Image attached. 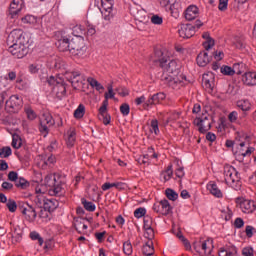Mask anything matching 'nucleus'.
<instances>
[{
    "instance_id": "obj_23",
    "label": "nucleus",
    "mask_w": 256,
    "mask_h": 256,
    "mask_svg": "<svg viewBox=\"0 0 256 256\" xmlns=\"http://www.w3.org/2000/svg\"><path fill=\"white\" fill-rule=\"evenodd\" d=\"M62 31H66V35H73L74 37H77V39H79V37H81V35L85 33V28H83V26L81 25H75Z\"/></svg>"
},
{
    "instance_id": "obj_24",
    "label": "nucleus",
    "mask_w": 256,
    "mask_h": 256,
    "mask_svg": "<svg viewBox=\"0 0 256 256\" xmlns=\"http://www.w3.org/2000/svg\"><path fill=\"white\" fill-rule=\"evenodd\" d=\"M207 189L214 197H217L218 199H221V197H223V192H221V190L219 189L215 182H210L207 185Z\"/></svg>"
},
{
    "instance_id": "obj_48",
    "label": "nucleus",
    "mask_w": 256,
    "mask_h": 256,
    "mask_svg": "<svg viewBox=\"0 0 256 256\" xmlns=\"http://www.w3.org/2000/svg\"><path fill=\"white\" fill-rule=\"evenodd\" d=\"M147 214V209L140 207L137 208L134 211V217H136V219H141V217H146L145 215Z\"/></svg>"
},
{
    "instance_id": "obj_33",
    "label": "nucleus",
    "mask_w": 256,
    "mask_h": 256,
    "mask_svg": "<svg viewBox=\"0 0 256 256\" xmlns=\"http://www.w3.org/2000/svg\"><path fill=\"white\" fill-rule=\"evenodd\" d=\"M164 183H167L173 177V164H169L167 169L161 173Z\"/></svg>"
},
{
    "instance_id": "obj_1",
    "label": "nucleus",
    "mask_w": 256,
    "mask_h": 256,
    "mask_svg": "<svg viewBox=\"0 0 256 256\" xmlns=\"http://www.w3.org/2000/svg\"><path fill=\"white\" fill-rule=\"evenodd\" d=\"M155 63H159L163 73L161 76V81L176 89L177 85H181L187 77L181 73V62L179 60H169V56L165 54L162 50H155Z\"/></svg>"
},
{
    "instance_id": "obj_10",
    "label": "nucleus",
    "mask_w": 256,
    "mask_h": 256,
    "mask_svg": "<svg viewBox=\"0 0 256 256\" xmlns=\"http://www.w3.org/2000/svg\"><path fill=\"white\" fill-rule=\"evenodd\" d=\"M100 13L105 21L113 19V0H101Z\"/></svg>"
},
{
    "instance_id": "obj_60",
    "label": "nucleus",
    "mask_w": 256,
    "mask_h": 256,
    "mask_svg": "<svg viewBox=\"0 0 256 256\" xmlns=\"http://www.w3.org/2000/svg\"><path fill=\"white\" fill-rule=\"evenodd\" d=\"M116 91L121 97H127L129 95V90L125 87L117 88Z\"/></svg>"
},
{
    "instance_id": "obj_42",
    "label": "nucleus",
    "mask_w": 256,
    "mask_h": 256,
    "mask_svg": "<svg viewBox=\"0 0 256 256\" xmlns=\"http://www.w3.org/2000/svg\"><path fill=\"white\" fill-rule=\"evenodd\" d=\"M237 107H239V109L242 111H249L251 109V103L249 100H239L237 102Z\"/></svg>"
},
{
    "instance_id": "obj_5",
    "label": "nucleus",
    "mask_w": 256,
    "mask_h": 256,
    "mask_svg": "<svg viewBox=\"0 0 256 256\" xmlns=\"http://www.w3.org/2000/svg\"><path fill=\"white\" fill-rule=\"evenodd\" d=\"M70 53L75 57H83L87 53L85 41L81 38L71 40Z\"/></svg>"
},
{
    "instance_id": "obj_12",
    "label": "nucleus",
    "mask_w": 256,
    "mask_h": 256,
    "mask_svg": "<svg viewBox=\"0 0 256 256\" xmlns=\"http://www.w3.org/2000/svg\"><path fill=\"white\" fill-rule=\"evenodd\" d=\"M193 124L198 127L199 133H207L211 129V121L208 116L195 118Z\"/></svg>"
},
{
    "instance_id": "obj_28",
    "label": "nucleus",
    "mask_w": 256,
    "mask_h": 256,
    "mask_svg": "<svg viewBox=\"0 0 256 256\" xmlns=\"http://www.w3.org/2000/svg\"><path fill=\"white\" fill-rule=\"evenodd\" d=\"M142 253L145 256H153L155 253V248L153 247V241H148L142 247Z\"/></svg>"
},
{
    "instance_id": "obj_41",
    "label": "nucleus",
    "mask_w": 256,
    "mask_h": 256,
    "mask_svg": "<svg viewBox=\"0 0 256 256\" xmlns=\"http://www.w3.org/2000/svg\"><path fill=\"white\" fill-rule=\"evenodd\" d=\"M81 202H82L84 209H86V211H90V213H93V211H95L96 206L93 202H89L85 198H82Z\"/></svg>"
},
{
    "instance_id": "obj_30",
    "label": "nucleus",
    "mask_w": 256,
    "mask_h": 256,
    "mask_svg": "<svg viewBox=\"0 0 256 256\" xmlns=\"http://www.w3.org/2000/svg\"><path fill=\"white\" fill-rule=\"evenodd\" d=\"M161 205V215H169L173 208L171 207V204L169 203V200L164 199L160 201Z\"/></svg>"
},
{
    "instance_id": "obj_38",
    "label": "nucleus",
    "mask_w": 256,
    "mask_h": 256,
    "mask_svg": "<svg viewBox=\"0 0 256 256\" xmlns=\"http://www.w3.org/2000/svg\"><path fill=\"white\" fill-rule=\"evenodd\" d=\"M165 194L167 199H169L170 201H177V199L179 198V194H177V192H175V190L171 188H167L165 190Z\"/></svg>"
},
{
    "instance_id": "obj_34",
    "label": "nucleus",
    "mask_w": 256,
    "mask_h": 256,
    "mask_svg": "<svg viewBox=\"0 0 256 256\" xmlns=\"http://www.w3.org/2000/svg\"><path fill=\"white\" fill-rule=\"evenodd\" d=\"M87 82L90 86L96 89V91H105V87H103L102 84L99 83V81H97L95 78L89 77Z\"/></svg>"
},
{
    "instance_id": "obj_59",
    "label": "nucleus",
    "mask_w": 256,
    "mask_h": 256,
    "mask_svg": "<svg viewBox=\"0 0 256 256\" xmlns=\"http://www.w3.org/2000/svg\"><path fill=\"white\" fill-rule=\"evenodd\" d=\"M245 64L243 63H237L233 65V71H240V75H242V73H245Z\"/></svg>"
},
{
    "instance_id": "obj_2",
    "label": "nucleus",
    "mask_w": 256,
    "mask_h": 256,
    "mask_svg": "<svg viewBox=\"0 0 256 256\" xmlns=\"http://www.w3.org/2000/svg\"><path fill=\"white\" fill-rule=\"evenodd\" d=\"M8 51L17 59H23L29 53V38L23 36V30L14 29L7 38Z\"/></svg>"
},
{
    "instance_id": "obj_64",
    "label": "nucleus",
    "mask_w": 256,
    "mask_h": 256,
    "mask_svg": "<svg viewBox=\"0 0 256 256\" xmlns=\"http://www.w3.org/2000/svg\"><path fill=\"white\" fill-rule=\"evenodd\" d=\"M242 255L243 256H253V248H249V247L243 248Z\"/></svg>"
},
{
    "instance_id": "obj_39",
    "label": "nucleus",
    "mask_w": 256,
    "mask_h": 256,
    "mask_svg": "<svg viewBox=\"0 0 256 256\" xmlns=\"http://www.w3.org/2000/svg\"><path fill=\"white\" fill-rule=\"evenodd\" d=\"M38 215L40 219H43V221H51V212L49 210H46L45 208H40Z\"/></svg>"
},
{
    "instance_id": "obj_47",
    "label": "nucleus",
    "mask_w": 256,
    "mask_h": 256,
    "mask_svg": "<svg viewBox=\"0 0 256 256\" xmlns=\"http://www.w3.org/2000/svg\"><path fill=\"white\" fill-rule=\"evenodd\" d=\"M253 151H255V148L249 147V148L245 151V153H241V154H238V155L236 156L237 161H239L240 163H242L243 158H244V157H247V155H251V154L253 153Z\"/></svg>"
},
{
    "instance_id": "obj_44",
    "label": "nucleus",
    "mask_w": 256,
    "mask_h": 256,
    "mask_svg": "<svg viewBox=\"0 0 256 256\" xmlns=\"http://www.w3.org/2000/svg\"><path fill=\"white\" fill-rule=\"evenodd\" d=\"M66 144L68 147H73L75 145V132L74 131L68 132L67 137H66Z\"/></svg>"
},
{
    "instance_id": "obj_20",
    "label": "nucleus",
    "mask_w": 256,
    "mask_h": 256,
    "mask_svg": "<svg viewBox=\"0 0 256 256\" xmlns=\"http://www.w3.org/2000/svg\"><path fill=\"white\" fill-rule=\"evenodd\" d=\"M199 17V8L196 5H190L185 10V19L186 21H193Z\"/></svg>"
},
{
    "instance_id": "obj_36",
    "label": "nucleus",
    "mask_w": 256,
    "mask_h": 256,
    "mask_svg": "<svg viewBox=\"0 0 256 256\" xmlns=\"http://www.w3.org/2000/svg\"><path fill=\"white\" fill-rule=\"evenodd\" d=\"M21 145H23V140L21 139V136L18 134H14L12 136V147L14 149H21Z\"/></svg>"
},
{
    "instance_id": "obj_45",
    "label": "nucleus",
    "mask_w": 256,
    "mask_h": 256,
    "mask_svg": "<svg viewBox=\"0 0 256 256\" xmlns=\"http://www.w3.org/2000/svg\"><path fill=\"white\" fill-rule=\"evenodd\" d=\"M123 252L125 255L133 254V245L131 244V241H126L123 243Z\"/></svg>"
},
{
    "instance_id": "obj_18",
    "label": "nucleus",
    "mask_w": 256,
    "mask_h": 256,
    "mask_svg": "<svg viewBox=\"0 0 256 256\" xmlns=\"http://www.w3.org/2000/svg\"><path fill=\"white\" fill-rule=\"evenodd\" d=\"M21 9H23V4H21V0H13L10 4L9 15L11 19H15L19 13H21Z\"/></svg>"
},
{
    "instance_id": "obj_4",
    "label": "nucleus",
    "mask_w": 256,
    "mask_h": 256,
    "mask_svg": "<svg viewBox=\"0 0 256 256\" xmlns=\"http://www.w3.org/2000/svg\"><path fill=\"white\" fill-rule=\"evenodd\" d=\"M44 181L45 185H47V187H50V195H55L58 197H61V195H63V187H65V183H63V180H61V176H59V174L47 175Z\"/></svg>"
},
{
    "instance_id": "obj_61",
    "label": "nucleus",
    "mask_w": 256,
    "mask_h": 256,
    "mask_svg": "<svg viewBox=\"0 0 256 256\" xmlns=\"http://www.w3.org/2000/svg\"><path fill=\"white\" fill-rule=\"evenodd\" d=\"M151 128L155 135H159V122L157 120L151 121Z\"/></svg>"
},
{
    "instance_id": "obj_7",
    "label": "nucleus",
    "mask_w": 256,
    "mask_h": 256,
    "mask_svg": "<svg viewBox=\"0 0 256 256\" xmlns=\"http://www.w3.org/2000/svg\"><path fill=\"white\" fill-rule=\"evenodd\" d=\"M23 107V99L19 98L17 95H12L7 101L5 105L6 111L8 113H19L21 108Z\"/></svg>"
},
{
    "instance_id": "obj_8",
    "label": "nucleus",
    "mask_w": 256,
    "mask_h": 256,
    "mask_svg": "<svg viewBox=\"0 0 256 256\" xmlns=\"http://www.w3.org/2000/svg\"><path fill=\"white\" fill-rule=\"evenodd\" d=\"M58 35H60V39L56 43L58 50L61 52L69 51L71 53V34H67V31H59Z\"/></svg>"
},
{
    "instance_id": "obj_16",
    "label": "nucleus",
    "mask_w": 256,
    "mask_h": 256,
    "mask_svg": "<svg viewBox=\"0 0 256 256\" xmlns=\"http://www.w3.org/2000/svg\"><path fill=\"white\" fill-rule=\"evenodd\" d=\"M211 245V242H209V240L207 241H195L193 243V249L196 251V253H199L200 255H203V253H211V250L209 249V247L207 245Z\"/></svg>"
},
{
    "instance_id": "obj_50",
    "label": "nucleus",
    "mask_w": 256,
    "mask_h": 256,
    "mask_svg": "<svg viewBox=\"0 0 256 256\" xmlns=\"http://www.w3.org/2000/svg\"><path fill=\"white\" fill-rule=\"evenodd\" d=\"M130 111H131V107L129 106V104L123 103L120 106V112L123 115V117H127V115H129Z\"/></svg>"
},
{
    "instance_id": "obj_27",
    "label": "nucleus",
    "mask_w": 256,
    "mask_h": 256,
    "mask_svg": "<svg viewBox=\"0 0 256 256\" xmlns=\"http://www.w3.org/2000/svg\"><path fill=\"white\" fill-rule=\"evenodd\" d=\"M197 64L199 67H206L209 63V54L205 51L200 52L196 58Z\"/></svg>"
},
{
    "instance_id": "obj_32",
    "label": "nucleus",
    "mask_w": 256,
    "mask_h": 256,
    "mask_svg": "<svg viewBox=\"0 0 256 256\" xmlns=\"http://www.w3.org/2000/svg\"><path fill=\"white\" fill-rule=\"evenodd\" d=\"M220 73H222V75H228L230 77H232V75H234L235 73L236 75H241V71L233 70V68H231L230 66H222L220 68Z\"/></svg>"
},
{
    "instance_id": "obj_15",
    "label": "nucleus",
    "mask_w": 256,
    "mask_h": 256,
    "mask_svg": "<svg viewBox=\"0 0 256 256\" xmlns=\"http://www.w3.org/2000/svg\"><path fill=\"white\" fill-rule=\"evenodd\" d=\"M178 33L182 39H191L195 35V26L192 24H183L178 30Z\"/></svg>"
},
{
    "instance_id": "obj_6",
    "label": "nucleus",
    "mask_w": 256,
    "mask_h": 256,
    "mask_svg": "<svg viewBox=\"0 0 256 256\" xmlns=\"http://www.w3.org/2000/svg\"><path fill=\"white\" fill-rule=\"evenodd\" d=\"M49 85H53V91L56 93L57 97H64L67 93V87L65 86V81L61 77L50 76L48 79Z\"/></svg>"
},
{
    "instance_id": "obj_49",
    "label": "nucleus",
    "mask_w": 256,
    "mask_h": 256,
    "mask_svg": "<svg viewBox=\"0 0 256 256\" xmlns=\"http://www.w3.org/2000/svg\"><path fill=\"white\" fill-rule=\"evenodd\" d=\"M30 238L32 239V241H38L40 246L43 245V243H44L43 238L36 231L30 233Z\"/></svg>"
},
{
    "instance_id": "obj_46",
    "label": "nucleus",
    "mask_w": 256,
    "mask_h": 256,
    "mask_svg": "<svg viewBox=\"0 0 256 256\" xmlns=\"http://www.w3.org/2000/svg\"><path fill=\"white\" fill-rule=\"evenodd\" d=\"M6 206L10 213H15L17 211V202H15V200L13 199H8V201L6 202Z\"/></svg>"
},
{
    "instance_id": "obj_54",
    "label": "nucleus",
    "mask_w": 256,
    "mask_h": 256,
    "mask_svg": "<svg viewBox=\"0 0 256 256\" xmlns=\"http://www.w3.org/2000/svg\"><path fill=\"white\" fill-rule=\"evenodd\" d=\"M153 218L149 215L144 216V229L153 228Z\"/></svg>"
},
{
    "instance_id": "obj_21",
    "label": "nucleus",
    "mask_w": 256,
    "mask_h": 256,
    "mask_svg": "<svg viewBox=\"0 0 256 256\" xmlns=\"http://www.w3.org/2000/svg\"><path fill=\"white\" fill-rule=\"evenodd\" d=\"M132 15L140 23H147V21L149 20V16H147V11H145V9L141 7L136 10H132Z\"/></svg>"
},
{
    "instance_id": "obj_56",
    "label": "nucleus",
    "mask_w": 256,
    "mask_h": 256,
    "mask_svg": "<svg viewBox=\"0 0 256 256\" xmlns=\"http://www.w3.org/2000/svg\"><path fill=\"white\" fill-rule=\"evenodd\" d=\"M22 23H29L30 25L33 23H37V18L32 15H26L25 17L22 18Z\"/></svg>"
},
{
    "instance_id": "obj_13",
    "label": "nucleus",
    "mask_w": 256,
    "mask_h": 256,
    "mask_svg": "<svg viewBox=\"0 0 256 256\" xmlns=\"http://www.w3.org/2000/svg\"><path fill=\"white\" fill-rule=\"evenodd\" d=\"M166 5H170V13L174 19H179V15L183 13V7H181V2L178 0H164Z\"/></svg>"
},
{
    "instance_id": "obj_40",
    "label": "nucleus",
    "mask_w": 256,
    "mask_h": 256,
    "mask_svg": "<svg viewBox=\"0 0 256 256\" xmlns=\"http://www.w3.org/2000/svg\"><path fill=\"white\" fill-rule=\"evenodd\" d=\"M85 115V105L80 104L77 109L74 111L75 119H83Z\"/></svg>"
},
{
    "instance_id": "obj_31",
    "label": "nucleus",
    "mask_w": 256,
    "mask_h": 256,
    "mask_svg": "<svg viewBox=\"0 0 256 256\" xmlns=\"http://www.w3.org/2000/svg\"><path fill=\"white\" fill-rule=\"evenodd\" d=\"M244 81L246 85H256V72H246Z\"/></svg>"
},
{
    "instance_id": "obj_11",
    "label": "nucleus",
    "mask_w": 256,
    "mask_h": 256,
    "mask_svg": "<svg viewBox=\"0 0 256 256\" xmlns=\"http://www.w3.org/2000/svg\"><path fill=\"white\" fill-rule=\"evenodd\" d=\"M19 208L28 221H35V219H37V210L33 205H30L27 202H22L19 204Z\"/></svg>"
},
{
    "instance_id": "obj_63",
    "label": "nucleus",
    "mask_w": 256,
    "mask_h": 256,
    "mask_svg": "<svg viewBox=\"0 0 256 256\" xmlns=\"http://www.w3.org/2000/svg\"><path fill=\"white\" fill-rule=\"evenodd\" d=\"M152 105H155V101L153 100V96H151L144 104L143 108L144 109H149Z\"/></svg>"
},
{
    "instance_id": "obj_17",
    "label": "nucleus",
    "mask_w": 256,
    "mask_h": 256,
    "mask_svg": "<svg viewBox=\"0 0 256 256\" xmlns=\"http://www.w3.org/2000/svg\"><path fill=\"white\" fill-rule=\"evenodd\" d=\"M64 77L67 79V81L72 83V87H77V83L81 81V73L77 71L67 70L64 72Z\"/></svg>"
},
{
    "instance_id": "obj_52",
    "label": "nucleus",
    "mask_w": 256,
    "mask_h": 256,
    "mask_svg": "<svg viewBox=\"0 0 256 256\" xmlns=\"http://www.w3.org/2000/svg\"><path fill=\"white\" fill-rule=\"evenodd\" d=\"M25 113L27 115V119H29L30 121H34V119H37V114L30 107L25 108Z\"/></svg>"
},
{
    "instance_id": "obj_62",
    "label": "nucleus",
    "mask_w": 256,
    "mask_h": 256,
    "mask_svg": "<svg viewBox=\"0 0 256 256\" xmlns=\"http://www.w3.org/2000/svg\"><path fill=\"white\" fill-rule=\"evenodd\" d=\"M245 225V221H243V218H236L234 221V227L236 229H241Z\"/></svg>"
},
{
    "instance_id": "obj_53",
    "label": "nucleus",
    "mask_w": 256,
    "mask_h": 256,
    "mask_svg": "<svg viewBox=\"0 0 256 256\" xmlns=\"http://www.w3.org/2000/svg\"><path fill=\"white\" fill-rule=\"evenodd\" d=\"M144 229H145L144 237L146 239H149V241H151L155 237V231L153 230V228H144Z\"/></svg>"
},
{
    "instance_id": "obj_35",
    "label": "nucleus",
    "mask_w": 256,
    "mask_h": 256,
    "mask_svg": "<svg viewBox=\"0 0 256 256\" xmlns=\"http://www.w3.org/2000/svg\"><path fill=\"white\" fill-rule=\"evenodd\" d=\"M13 155V150H11V147L4 146L0 148V158L1 159H7V157H11Z\"/></svg>"
},
{
    "instance_id": "obj_58",
    "label": "nucleus",
    "mask_w": 256,
    "mask_h": 256,
    "mask_svg": "<svg viewBox=\"0 0 256 256\" xmlns=\"http://www.w3.org/2000/svg\"><path fill=\"white\" fill-rule=\"evenodd\" d=\"M151 23H153V25H161L163 23V18L159 15H153L151 17Z\"/></svg>"
},
{
    "instance_id": "obj_3",
    "label": "nucleus",
    "mask_w": 256,
    "mask_h": 256,
    "mask_svg": "<svg viewBox=\"0 0 256 256\" xmlns=\"http://www.w3.org/2000/svg\"><path fill=\"white\" fill-rule=\"evenodd\" d=\"M221 183H226L228 187H232L235 191L241 189V176L235 167L231 165L224 166L223 177H220Z\"/></svg>"
},
{
    "instance_id": "obj_22",
    "label": "nucleus",
    "mask_w": 256,
    "mask_h": 256,
    "mask_svg": "<svg viewBox=\"0 0 256 256\" xmlns=\"http://www.w3.org/2000/svg\"><path fill=\"white\" fill-rule=\"evenodd\" d=\"M219 256H239L237 254V247L234 245H226L219 249L218 251Z\"/></svg>"
},
{
    "instance_id": "obj_14",
    "label": "nucleus",
    "mask_w": 256,
    "mask_h": 256,
    "mask_svg": "<svg viewBox=\"0 0 256 256\" xmlns=\"http://www.w3.org/2000/svg\"><path fill=\"white\" fill-rule=\"evenodd\" d=\"M202 85L208 91L211 93L213 89H215V74L213 72H208L202 76Z\"/></svg>"
},
{
    "instance_id": "obj_25",
    "label": "nucleus",
    "mask_w": 256,
    "mask_h": 256,
    "mask_svg": "<svg viewBox=\"0 0 256 256\" xmlns=\"http://www.w3.org/2000/svg\"><path fill=\"white\" fill-rule=\"evenodd\" d=\"M57 207H59V201L55 199H46L43 209H46V211H50V213H53V211H55Z\"/></svg>"
},
{
    "instance_id": "obj_51",
    "label": "nucleus",
    "mask_w": 256,
    "mask_h": 256,
    "mask_svg": "<svg viewBox=\"0 0 256 256\" xmlns=\"http://www.w3.org/2000/svg\"><path fill=\"white\" fill-rule=\"evenodd\" d=\"M16 187H21V189H27V187H29V182H27L25 178L20 177L16 180Z\"/></svg>"
},
{
    "instance_id": "obj_57",
    "label": "nucleus",
    "mask_w": 256,
    "mask_h": 256,
    "mask_svg": "<svg viewBox=\"0 0 256 256\" xmlns=\"http://www.w3.org/2000/svg\"><path fill=\"white\" fill-rule=\"evenodd\" d=\"M227 5H229V0H219V11H227Z\"/></svg>"
},
{
    "instance_id": "obj_29",
    "label": "nucleus",
    "mask_w": 256,
    "mask_h": 256,
    "mask_svg": "<svg viewBox=\"0 0 256 256\" xmlns=\"http://www.w3.org/2000/svg\"><path fill=\"white\" fill-rule=\"evenodd\" d=\"M45 201H47V198H45V195L41 193H37L33 199V202L38 207V209H43L45 206Z\"/></svg>"
},
{
    "instance_id": "obj_55",
    "label": "nucleus",
    "mask_w": 256,
    "mask_h": 256,
    "mask_svg": "<svg viewBox=\"0 0 256 256\" xmlns=\"http://www.w3.org/2000/svg\"><path fill=\"white\" fill-rule=\"evenodd\" d=\"M98 119L99 121H102L104 125H109V123H111V115L109 114L98 115Z\"/></svg>"
},
{
    "instance_id": "obj_43",
    "label": "nucleus",
    "mask_w": 256,
    "mask_h": 256,
    "mask_svg": "<svg viewBox=\"0 0 256 256\" xmlns=\"http://www.w3.org/2000/svg\"><path fill=\"white\" fill-rule=\"evenodd\" d=\"M166 97H167V95L163 92H159V93L152 95V99H153L155 105H158V103H161V101H165Z\"/></svg>"
},
{
    "instance_id": "obj_26",
    "label": "nucleus",
    "mask_w": 256,
    "mask_h": 256,
    "mask_svg": "<svg viewBox=\"0 0 256 256\" xmlns=\"http://www.w3.org/2000/svg\"><path fill=\"white\" fill-rule=\"evenodd\" d=\"M202 37L203 39L206 40L205 42H203V47L204 49H206V51H209V49L215 46V40L211 38V35L209 34V32H204L202 34Z\"/></svg>"
},
{
    "instance_id": "obj_19",
    "label": "nucleus",
    "mask_w": 256,
    "mask_h": 256,
    "mask_svg": "<svg viewBox=\"0 0 256 256\" xmlns=\"http://www.w3.org/2000/svg\"><path fill=\"white\" fill-rule=\"evenodd\" d=\"M239 206L243 213H253L256 209V204L253 200H242L240 201Z\"/></svg>"
},
{
    "instance_id": "obj_9",
    "label": "nucleus",
    "mask_w": 256,
    "mask_h": 256,
    "mask_svg": "<svg viewBox=\"0 0 256 256\" xmlns=\"http://www.w3.org/2000/svg\"><path fill=\"white\" fill-rule=\"evenodd\" d=\"M55 125V120H53V116L49 113H44L40 118V133H45V137L49 134V127H53Z\"/></svg>"
},
{
    "instance_id": "obj_37",
    "label": "nucleus",
    "mask_w": 256,
    "mask_h": 256,
    "mask_svg": "<svg viewBox=\"0 0 256 256\" xmlns=\"http://www.w3.org/2000/svg\"><path fill=\"white\" fill-rule=\"evenodd\" d=\"M83 223H84L83 218H79V217L74 218L73 225H74V228L77 231V233L83 234V229H82Z\"/></svg>"
}]
</instances>
